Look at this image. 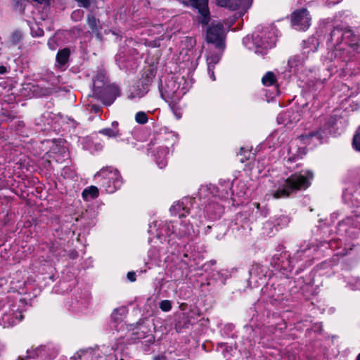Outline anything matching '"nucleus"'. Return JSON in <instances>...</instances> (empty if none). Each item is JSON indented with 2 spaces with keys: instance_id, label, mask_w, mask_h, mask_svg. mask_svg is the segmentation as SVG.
Listing matches in <instances>:
<instances>
[{
  "instance_id": "15",
  "label": "nucleus",
  "mask_w": 360,
  "mask_h": 360,
  "mask_svg": "<svg viewBox=\"0 0 360 360\" xmlns=\"http://www.w3.org/2000/svg\"><path fill=\"white\" fill-rule=\"evenodd\" d=\"M300 120V115L297 112L288 110L284 113L279 114L277 120L279 124L288 125L293 122H296Z\"/></svg>"
},
{
  "instance_id": "30",
  "label": "nucleus",
  "mask_w": 360,
  "mask_h": 360,
  "mask_svg": "<svg viewBox=\"0 0 360 360\" xmlns=\"http://www.w3.org/2000/svg\"><path fill=\"white\" fill-rule=\"evenodd\" d=\"M349 285L353 290H360V278L354 277L349 281Z\"/></svg>"
},
{
  "instance_id": "8",
  "label": "nucleus",
  "mask_w": 360,
  "mask_h": 360,
  "mask_svg": "<svg viewBox=\"0 0 360 360\" xmlns=\"http://www.w3.org/2000/svg\"><path fill=\"white\" fill-rule=\"evenodd\" d=\"M225 33L223 26L219 22H212L207 30V42L215 45V48H224Z\"/></svg>"
},
{
  "instance_id": "22",
  "label": "nucleus",
  "mask_w": 360,
  "mask_h": 360,
  "mask_svg": "<svg viewBox=\"0 0 360 360\" xmlns=\"http://www.w3.org/2000/svg\"><path fill=\"white\" fill-rule=\"evenodd\" d=\"M118 125V123L116 122H112V129L110 128H105L102 130H101L99 132L103 135H105L110 138L112 137H116L119 135V130L117 128Z\"/></svg>"
},
{
  "instance_id": "42",
  "label": "nucleus",
  "mask_w": 360,
  "mask_h": 360,
  "mask_svg": "<svg viewBox=\"0 0 360 360\" xmlns=\"http://www.w3.org/2000/svg\"><path fill=\"white\" fill-rule=\"evenodd\" d=\"M251 1H252V0H240V5H241V4L248 5V4H249Z\"/></svg>"
},
{
  "instance_id": "9",
  "label": "nucleus",
  "mask_w": 360,
  "mask_h": 360,
  "mask_svg": "<svg viewBox=\"0 0 360 360\" xmlns=\"http://www.w3.org/2000/svg\"><path fill=\"white\" fill-rule=\"evenodd\" d=\"M330 132L329 126L326 125L324 129H320L319 131H309L301 135L300 139L304 144L315 146L322 143Z\"/></svg>"
},
{
  "instance_id": "13",
  "label": "nucleus",
  "mask_w": 360,
  "mask_h": 360,
  "mask_svg": "<svg viewBox=\"0 0 360 360\" xmlns=\"http://www.w3.org/2000/svg\"><path fill=\"white\" fill-rule=\"evenodd\" d=\"M193 5L198 10L199 22L202 25H207L210 21V12L208 9V0H191Z\"/></svg>"
},
{
  "instance_id": "14",
  "label": "nucleus",
  "mask_w": 360,
  "mask_h": 360,
  "mask_svg": "<svg viewBox=\"0 0 360 360\" xmlns=\"http://www.w3.org/2000/svg\"><path fill=\"white\" fill-rule=\"evenodd\" d=\"M169 153L170 148L168 146L158 148L155 153V160L160 168H163L167 165V159Z\"/></svg>"
},
{
  "instance_id": "43",
  "label": "nucleus",
  "mask_w": 360,
  "mask_h": 360,
  "mask_svg": "<svg viewBox=\"0 0 360 360\" xmlns=\"http://www.w3.org/2000/svg\"><path fill=\"white\" fill-rule=\"evenodd\" d=\"M77 357H78V358H80V357H81V356H80L79 354H75V355L73 356L74 359H76Z\"/></svg>"
},
{
  "instance_id": "12",
  "label": "nucleus",
  "mask_w": 360,
  "mask_h": 360,
  "mask_svg": "<svg viewBox=\"0 0 360 360\" xmlns=\"http://www.w3.org/2000/svg\"><path fill=\"white\" fill-rule=\"evenodd\" d=\"M223 49L224 48H215L216 50L210 51L207 56L208 75L212 81H215V76L214 74V65L220 60Z\"/></svg>"
},
{
  "instance_id": "44",
  "label": "nucleus",
  "mask_w": 360,
  "mask_h": 360,
  "mask_svg": "<svg viewBox=\"0 0 360 360\" xmlns=\"http://www.w3.org/2000/svg\"><path fill=\"white\" fill-rule=\"evenodd\" d=\"M356 359L360 360V353L357 355Z\"/></svg>"
},
{
  "instance_id": "29",
  "label": "nucleus",
  "mask_w": 360,
  "mask_h": 360,
  "mask_svg": "<svg viewBox=\"0 0 360 360\" xmlns=\"http://www.w3.org/2000/svg\"><path fill=\"white\" fill-rule=\"evenodd\" d=\"M353 146L356 150L360 151V127L353 139Z\"/></svg>"
},
{
  "instance_id": "41",
  "label": "nucleus",
  "mask_w": 360,
  "mask_h": 360,
  "mask_svg": "<svg viewBox=\"0 0 360 360\" xmlns=\"http://www.w3.org/2000/svg\"><path fill=\"white\" fill-rule=\"evenodd\" d=\"M168 136L172 140V142L170 143V145L172 146L174 143L175 141H176V137H175V136L174 134H168Z\"/></svg>"
},
{
  "instance_id": "11",
  "label": "nucleus",
  "mask_w": 360,
  "mask_h": 360,
  "mask_svg": "<svg viewBox=\"0 0 360 360\" xmlns=\"http://www.w3.org/2000/svg\"><path fill=\"white\" fill-rule=\"evenodd\" d=\"M22 319V315L19 307L14 304L2 314L1 324L4 327H9L20 322Z\"/></svg>"
},
{
  "instance_id": "6",
  "label": "nucleus",
  "mask_w": 360,
  "mask_h": 360,
  "mask_svg": "<svg viewBox=\"0 0 360 360\" xmlns=\"http://www.w3.org/2000/svg\"><path fill=\"white\" fill-rule=\"evenodd\" d=\"M185 83L183 77L175 79L172 77L167 81L164 89L161 90L162 97L165 101L181 100L187 91L184 86Z\"/></svg>"
},
{
  "instance_id": "36",
  "label": "nucleus",
  "mask_w": 360,
  "mask_h": 360,
  "mask_svg": "<svg viewBox=\"0 0 360 360\" xmlns=\"http://www.w3.org/2000/svg\"><path fill=\"white\" fill-rule=\"evenodd\" d=\"M103 86V85H101L100 84V81L96 79L94 81V90H95V93L96 94H98V89L100 88H101Z\"/></svg>"
},
{
  "instance_id": "35",
  "label": "nucleus",
  "mask_w": 360,
  "mask_h": 360,
  "mask_svg": "<svg viewBox=\"0 0 360 360\" xmlns=\"http://www.w3.org/2000/svg\"><path fill=\"white\" fill-rule=\"evenodd\" d=\"M83 15V12L80 10H77L72 12L71 15L72 19L74 20H78L80 19Z\"/></svg>"
},
{
  "instance_id": "37",
  "label": "nucleus",
  "mask_w": 360,
  "mask_h": 360,
  "mask_svg": "<svg viewBox=\"0 0 360 360\" xmlns=\"http://www.w3.org/2000/svg\"><path fill=\"white\" fill-rule=\"evenodd\" d=\"M127 278L130 281H136V275H135V273L134 272H129L127 274Z\"/></svg>"
},
{
  "instance_id": "45",
  "label": "nucleus",
  "mask_w": 360,
  "mask_h": 360,
  "mask_svg": "<svg viewBox=\"0 0 360 360\" xmlns=\"http://www.w3.org/2000/svg\"><path fill=\"white\" fill-rule=\"evenodd\" d=\"M256 206L257 208H259V203H255Z\"/></svg>"
},
{
  "instance_id": "33",
  "label": "nucleus",
  "mask_w": 360,
  "mask_h": 360,
  "mask_svg": "<svg viewBox=\"0 0 360 360\" xmlns=\"http://www.w3.org/2000/svg\"><path fill=\"white\" fill-rule=\"evenodd\" d=\"M76 2H77L78 5L79 6L84 7V8H89L91 3L93 2V0H75Z\"/></svg>"
},
{
  "instance_id": "34",
  "label": "nucleus",
  "mask_w": 360,
  "mask_h": 360,
  "mask_svg": "<svg viewBox=\"0 0 360 360\" xmlns=\"http://www.w3.org/2000/svg\"><path fill=\"white\" fill-rule=\"evenodd\" d=\"M22 39V33L20 32H15L13 33L11 40L13 43H17Z\"/></svg>"
},
{
  "instance_id": "31",
  "label": "nucleus",
  "mask_w": 360,
  "mask_h": 360,
  "mask_svg": "<svg viewBox=\"0 0 360 360\" xmlns=\"http://www.w3.org/2000/svg\"><path fill=\"white\" fill-rule=\"evenodd\" d=\"M160 308L163 311H166L167 312V311H170L171 309H172L171 302L169 300H162L160 303Z\"/></svg>"
},
{
  "instance_id": "19",
  "label": "nucleus",
  "mask_w": 360,
  "mask_h": 360,
  "mask_svg": "<svg viewBox=\"0 0 360 360\" xmlns=\"http://www.w3.org/2000/svg\"><path fill=\"white\" fill-rule=\"evenodd\" d=\"M82 198L86 201H89L93 199H95L98 195V189L96 186H91L82 191Z\"/></svg>"
},
{
  "instance_id": "5",
  "label": "nucleus",
  "mask_w": 360,
  "mask_h": 360,
  "mask_svg": "<svg viewBox=\"0 0 360 360\" xmlns=\"http://www.w3.org/2000/svg\"><path fill=\"white\" fill-rule=\"evenodd\" d=\"M96 179L101 178V186L109 193H114L120 188L122 181L119 172L113 168H104L95 174Z\"/></svg>"
},
{
  "instance_id": "21",
  "label": "nucleus",
  "mask_w": 360,
  "mask_h": 360,
  "mask_svg": "<svg viewBox=\"0 0 360 360\" xmlns=\"http://www.w3.org/2000/svg\"><path fill=\"white\" fill-rule=\"evenodd\" d=\"M217 4L231 10H236L240 6V0H216Z\"/></svg>"
},
{
  "instance_id": "20",
  "label": "nucleus",
  "mask_w": 360,
  "mask_h": 360,
  "mask_svg": "<svg viewBox=\"0 0 360 360\" xmlns=\"http://www.w3.org/2000/svg\"><path fill=\"white\" fill-rule=\"evenodd\" d=\"M179 101L175 99L166 101L169 103V105L177 120L182 117V107L179 104Z\"/></svg>"
},
{
  "instance_id": "7",
  "label": "nucleus",
  "mask_w": 360,
  "mask_h": 360,
  "mask_svg": "<svg viewBox=\"0 0 360 360\" xmlns=\"http://www.w3.org/2000/svg\"><path fill=\"white\" fill-rule=\"evenodd\" d=\"M193 231V226L188 220H176L172 221L171 234L166 237L169 242L176 243L177 239H182L189 236Z\"/></svg>"
},
{
  "instance_id": "46",
  "label": "nucleus",
  "mask_w": 360,
  "mask_h": 360,
  "mask_svg": "<svg viewBox=\"0 0 360 360\" xmlns=\"http://www.w3.org/2000/svg\"><path fill=\"white\" fill-rule=\"evenodd\" d=\"M101 83H103V85H104V82H103V80H101Z\"/></svg>"
},
{
  "instance_id": "23",
  "label": "nucleus",
  "mask_w": 360,
  "mask_h": 360,
  "mask_svg": "<svg viewBox=\"0 0 360 360\" xmlns=\"http://www.w3.org/2000/svg\"><path fill=\"white\" fill-rule=\"evenodd\" d=\"M70 56V51L68 49H64L63 50H60L58 51L57 56H56V60L58 63L60 65H64Z\"/></svg>"
},
{
  "instance_id": "18",
  "label": "nucleus",
  "mask_w": 360,
  "mask_h": 360,
  "mask_svg": "<svg viewBox=\"0 0 360 360\" xmlns=\"http://www.w3.org/2000/svg\"><path fill=\"white\" fill-rule=\"evenodd\" d=\"M104 91L105 93L110 94V96L109 98L103 97V102L105 105H111L115 100L116 97L119 96L118 89L116 87L106 86L105 87Z\"/></svg>"
},
{
  "instance_id": "32",
  "label": "nucleus",
  "mask_w": 360,
  "mask_h": 360,
  "mask_svg": "<svg viewBox=\"0 0 360 360\" xmlns=\"http://www.w3.org/2000/svg\"><path fill=\"white\" fill-rule=\"evenodd\" d=\"M148 90L146 87H143V89L139 91H136L134 92H132L131 94V98H141L146 93Z\"/></svg>"
},
{
  "instance_id": "16",
  "label": "nucleus",
  "mask_w": 360,
  "mask_h": 360,
  "mask_svg": "<svg viewBox=\"0 0 360 360\" xmlns=\"http://www.w3.org/2000/svg\"><path fill=\"white\" fill-rule=\"evenodd\" d=\"M305 56L303 54L292 57L288 60L290 71L293 72L299 71L302 68Z\"/></svg>"
},
{
  "instance_id": "26",
  "label": "nucleus",
  "mask_w": 360,
  "mask_h": 360,
  "mask_svg": "<svg viewBox=\"0 0 360 360\" xmlns=\"http://www.w3.org/2000/svg\"><path fill=\"white\" fill-rule=\"evenodd\" d=\"M262 82L265 86H271L276 82V77L272 72H268L263 76Z\"/></svg>"
},
{
  "instance_id": "2",
  "label": "nucleus",
  "mask_w": 360,
  "mask_h": 360,
  "mask_svg": "<svg viewBox=\"0 0 360 360\" xmlns=\"http://www.w3.org/2000/svg\"><path fill=\"white\" fill-rule=\"evenodd\" d=\"M314 174L309 170L292 174L280 184L276 191L273 192V196L276 199L286 198L295 191L306 189L310 186Z\"/></svg>"
},
{
  "instance_id": "39",
  "label": "nucleus",
  "mask_w": 360,
  "mask_h": 360,
  "mask_svg": "<svg viewBox=\"0 0 360 360\" xmlns=\"http://www.w3.org/2000/svg\"><path fill=\"white\" fill-rule=\"evenodd\" d=\"M90 108H91V109H90V110H91V112H95V113H98V112L100 111V107H99V106H98V105H91L90 106Z\"/></svg>"
},
{
  "instance_id": "24",
  "label": "nucleus",
  "mask_w": 360,
  "mask_h": 360,
  "mask_svg": "<svg viewBox=\"0 0 360 360\" xmlns=\"http://www.w3.org/2000/svg\"><path fill=\"white\" fill-rule=\"evenodd\" d=\"M87 23L93 32H98L100 26L99 20H97L94 15H89L87 17Z\"/></svg>"
},
{
  "instance_id": "28",
  "label": "nucleus",
  "mask_w": 360,
  "mask_h": 360,
  "mask_svg": "<svg viewBox=\"0 0 360 360\" xmlns=\"http://www.w3.org/2000/svg\"><path fill=\"white\" fill-rule=\"evenodd\" d=\"M135 120L139 124H144L148 122V116L146 112L140 111L136 114Z\"/></svg>"
},
{
  "instance_id": "40",
  "label": "nucleus",
  "mask_w": 360,
  "mask_h": 360,
  "mask_svg": "<svg viewBox=\"0 0 360 360\" xmlns=\"http://www.w3.org/2000/svg\"><path fill=\"white\" fill-rule=\"evenodd\" d=\"M7 72V69L4 65H0V75H4Z\"/></svg>"
},
{
  "instance_id": "1",
  "label": "nucleus",
  "mask_w": 360,
  "mask_h": 360,
  "mask_svg": "<svg viewBox=\"0 0 360 360\" xmlns=\"http://www.w3.org/2000/svg\"><path fill=\"white\" fill-rule=\"evenodd\" d=\"M330 44L335 58L347 60L355 53H360L358 39L349 29L335 27L330 33Z\"/></svg>"
},
{
  "instance_id": "17",
  "label": "nucleus",
  "mask_w": 360,
  "mask_h": 360,
  "mask_svg": "<svg viewBox=\"0 0 360 360\" xmlns=\"http://www.w3.org/2000/svg\"><path fill=\"white\" fill-rule=\"evenodd\" d=\"M170 212L173 215H179L181 218L184 217L188 210L186 209L184 202H177L171 207Z\"/></svg>"
},
{
  "instance_id": "25",
  "label": "nucleus",
  "mask_w": 360,
  "mask_h": 360,
  "mask_svg": "<svg viewBox=\"0 0 360 360\" xmlns=\"http://www.w3.org/2000/svg\"><path fill=\"white\" fill-rule=\"evenodd\" d=\"M343 225L352 226L357 229H360V216H356L355 220L352 217H347L340 224V226Z\"/></svg>"
},
{
  "instance_id": "10",
  "label": "nucleus",
  "mask_w": 360,
  "mask_h": 360,
  "mask_svg": "<svg viewBox=\"0 0 360 360\" xmlns=\"http://www.w3.org/2000/svg\"><path fill=\"white\" fill-rule=\"evenodd\" d=\"M311 18L305 8L295 11L291 15L292 26L298 30H306L311 25Z\"/></svg>"
},
{
  "instance_id": "27",
  "label": "nucleus",
  "mask_w": 360,
  "mask_h": 360,
  "mask_svg": "<svg viewBox=\"0 0 360 360\" xmlns=\"http://www.w3.org/2000/svg\"><path fill=\"white\" fill-rule=\"evenodd\" d=\"M30 27L32 36L41 37L44 34V30L39 26L37 23H32Z\"/></svg>"
},
{
  "instance_id": "3",
  "label": "nucleus",
  "mask_w": 360,
  "mask_h": 360,
  "mask_svg": "<svg viewBox=\"0 0 360 360\" xmlns=\"http://www.w3.org/2000/svg\"><path fill=\"white\" fill-rule=\"evenodd\" d=\"M277 31L274 28L264 30L259 32L247 36L243 39V44L249 50L257 54L263 55L266 51L273 48L276 41Z\"/></svg>"
},
{
  "instance_id": "38",
  "label": "nucleus",
  "mask_w": 360,
  "mask_h": 360,
  "mask_svg": "<svg viewBox=\"0 0 360 360\" xmlns=\"http://www.w3.org/2000/svg\"><path fill=\"white\" fill-rule=\"evenodd\" d=\"M48 45L50 47L51 49L54 50L56 49V45H55V40L54 39H50Z\"/></svg>"
},
{
  "instance_id": "4",
  "label": "nucleus",
  "mask_w": 360,
  "mask_h": 360,
  "mask_svg": "<svg viewBox=\"0 0 360 360\" xmlns=\"http://www.w3.org/2000/svg\"><path fill=\"white\" fill-rule=\"evenodd\" d=\"M172 222L166 221L156 220L149 225L148 233L150 235L149 240L153 243L155 247H160V245L172 244L167 239V235L171 234Z\"/></svg>"
}]
</instances>
